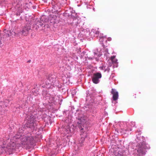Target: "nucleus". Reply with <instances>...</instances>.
Segmentation results:
<instances>
[{
	"label": "nucleus",
	"mask_w": 156,
	"mask_h": 156,
	"mask_svg": "<svg viewBox=\"0 0 156 156\" xmlns=\"http://www.w3.org/2000/svg\"><path fill=\"white\" fill-rule=\"evenodd\" d=\"M110 40V39H108V41H109Z\"/></svg>",
	"instance_id": "nucleus-18"
},
{
	"label": "nucleus",
	"mask_w": 156,
	"mask_h": 156,
	"mask_svg": "<svg viewBox=\"0 0 156 156\" xmlns=\"http://www.w3.org/2000/svg\"><path fill=\"white\" fill-rule=\"evenodd\" d=\"M32 5V3L31 2H29L26 4L25 6L29 9L31 8Z\"/></svg>",
	"instance_id": "nucleus-8"
},
{
	"label": "nucleus",
	"mask_w": 156,
	"mask_h": 156,
	"mask_svg": "<svg viewBox=\"0 0 156 156\" xmlns=\"http://www.w3.org/2000/svg\"><path fill=\"white\" fill-rule=\"evenodd\" d=\"M111 94L113 95L112 98L114 101H116L118 99V93L115 90L112 89Z\"/></svg>",
	"instance_id": "nucleus-6"
},
{
	"label": "nucleus",
	"mask_w": 156,
	"mask_h": 156,
	"mask_svg": "<svg viewBox=\"0 0 156 156\" xmlns=\"http://www.w3.org/2000/svg\"><path fill=\"white\" fill-rule=\"evenodd\" d=\"M137 151L140 155H143L146 151L145 145L142 143H139L136 146Z\"/></svg>",
	"instance_id": "nucleus-4"
},
{
	"label": "nucleus",
	"mask_w": 156,
	"mask_h": 156,
	"mask_svg": "<svg viewBox=\"0 0 156 156\" xmlns=\"http://www.w3.org/2000/svg\"><path fill=\"white\" fill-rule=\"evenodd\" d=\"M83 129L82 128L81 129V134L80 135L81 138L79 141L78 146L80 147H83L85 144V142L84 141L85 139H88V138L87 137V134L86 132H83L82 130Z\"/></svg>",
	"instance_id": "nucleus-2"
},
{
	"label": "nucleus",
	"mask_w": 156,
	"mask_h": 156,
	"mask_svg": "<svg viewBox=\"0 0 156 156\" xmlns=\"http://www.w3.org/2000/svg\"><path fill=\"white\" fill-rule=\"evenodd\" d=\"M55 80V78L51 76H49L46 80L47 83L48 84L53 83Z\"/></svg>",
	"instance_id": "nucleus-7"
},
{
	"label": "nucleus",
	"mask_w": 156,
	"mask_h": 156,
	"mask_svg": "<svg viewBox=\"0 0 156 156\" xmlns=\"http://www.w3.org/2000/svg\"><path fill=\"white\" fill-rule=\"evenodd\" d=\"M102 77L101 74L99 73H96L94 74L92 78L93 82L97 84L99 82V79Z\"/></svg>",
	"instance_id": "nucleus-5"
},
{
	"label": "nucleus",
	"mask_w": 156,
	"mask_h": 156,
	"mask_svg": "<svg viewBox=\"0 0 156 156\" xmlns=\"http://www.w3.org/2000/svg\"><path fill=\"white\" fill-rule=\"evenodd\" d=\"M30 62V60H29V61H28V62Z\"/></svg>",
	"instance_id": "nucleus-14"
},
{
	"label": "nucleus",
	"mask_w": 156,
	"mask_h": 156,
	"mask_svg": "<svg viewBox=\"0 0 156 156\" xmlns=\"http://www.w3.org/2000/svg\"><path fill=\"white\" fill-rule=\"evenodd\" d=\"M80 123L81 124H83V123L82 122H81V123Z\"/></svg>",
	"instance_id": "nucleus-16"
},
{
	"label": "nucleus",
	"mask_w": 156,
	"mask_h": 156,
	"mask_svg": "<svg viewBox=\"0 0 156 156\" xmlns=\"http://www.w3.org/2000/svg\"><path fill=\"white\" fill-rule=\"evenodd\" d=\"M37 23L39 25H40L41 26H42L44 24L43 23H41L40 22H38Z\"/></svg>",
	"instance_id": "nucleus-13"
},
{
	"label": "nucleus",
	"mask_w": 156,
	"mask_h": 156,
	"mask_svg": "<svg viewBox=\"0 0 156 156\" xmlns=\"http://www.w3.org/2000/svg\"><path fill=\"white\" fill-rule=\"evenodd\" d=\"M7 33H6L5 36L6 37H9V33H10V31H7Z\"/></svg>",
	"instance_id": "nucleus-12"
},
{
	"label": "nucleus",
	"mask_w": 156,
	"mask_h": 156,
	"mask_svg": "<svg viewBox=\"0 0 156 156\" xmlns=\"http://www.w3.org/2000/svg\"><path fill=\"white\" fill-rule=\"evenodd\" d=\"M116 156H123V154H122L121 152H120V153H118V155Z\"/></svg>",
	"instance_id": "nucleus-11"
},
{
	"label": "nucleus",
	"mask_w": 156,
	"mask_h": 156,
	"mask_svg": "<svg viewBox=\"0 0 156 156\" xmlns=\"http://www.w3.org/2000/svg\"><path fill=\"white\" fill-rule=\"evenodd\" d=\"M95 34H96V35L97 34L98 36H99V35H100V36H99L100 37H104L103 36H102L103 34H102V35H101V34L100 33V32L99 31L97 30V31H96V32H95Z\"/></svg>",
	"instance_id": "nucleus-10"
},
{
	"label": "nucleus",
	"mask_w": 156,
	"mask_h": 156,
	"mask_svg": "<svg viewBox=\"0 0 156 156\" xmlns=\"http://www.w3.org/2000/svg\"><path fill=\"white\" fill-rule=\"evenodd\" d=\"M21 140V144L23 145H32L34 143V139L30 134L23 136Z\"/></svg>",
	"instance_id": "nucleus-1"
},
{
	"label": "nucleus",
	"mask_w": 156,
	"mask_h": 156,
	"mask_svg": "<svg viewBox=\"0 0 156 156\" xmlns=\"http://www.w3.org/2000/svg\"><path fill=\"white\" fill-rule=\"evenodd\" d=\"M110 40V39H108V41H109Z\"/></svg>",
	"instance_id": "nucleus-19"
},
{
	"label": "nucleus",
	"mask_w": 156,
	"mask_h": 156,
	"mask_svg": "<svg viewBox=\"0 0 156 156\" xmlns=\"http://www.w3.org/2000/svg\"><path fill=\"white\" fill-rule=\"evenodd\" d=\"M31 121H31H31H30V122H31Z\"/></svg>",
	"instance_id": "nucleus-17"
},
{
	"label": "nucleus",
	"mask_w": 156,
	"mask_h": 156,
	"mask_svg": "<svg viewBox=\"0 0 156 156\" xmlns=\"http://www.w3.org/2000/svg\"><path fill=\"white\" fill-rule=\"evenodd\" d=\"M115 55H113L111 57V60L112 62H116L117 61V60L115 59Z\"/></svg>",
	"instance_id": "nucleus-9"
},
{
	"label": "nucleus",
	"mask_w": 156,
	"mask_h": 156,
	"mask_svg": "<svg viewBox=\"0 0 156 156\" xmlns=\"http://www.w3.org/2000/svg\"><path fill=\"white\" fill-rule=\"evenodd\" d=\"M31 26L29 24L27 23L23 26L22 29L19 33L22 35L27 36L29 33V31L31 29Z\"/></svg>",
	"instance_id": "nucleus-3"
},
{
	"label": "nucleus",
	"mask_w": 156,
	"mask_h": 156,
	"mask_svg": "<svg viewBox=\"0 0 156 156\" xmlns=\"http://www.w3.org/2000/svg\"><path fill=\"white\" fill-rule=\"evenodd\" d=\"M107 71H108H108H109V69H108Z\"/></svg>",
	"instance_id": "nucleus-15"
}]
</instances>
